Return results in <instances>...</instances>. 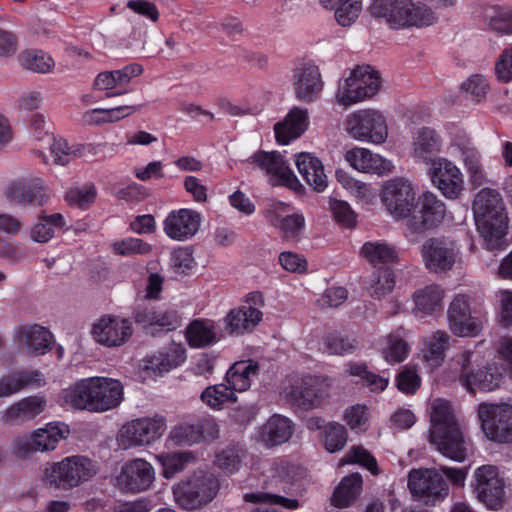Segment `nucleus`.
I'll list each match as a JSON object with an SVG mask.
<instances>
[{"instance_id": "nucleus-9", "label": "nucleus", "mask_w": 512, "mask_h": 512, "mask_svg": "<svg viewBox=\"0 0 512 512\" xmlns=\"http://www.w3.org/2000/svg\"><path fill=\"white\" fill-rule=\"evenodd\" d=\"M378 72L370 66H357L350 76L339 82L336 100L339 104L349 106L374 96L380 89Z\"/></svg>"}, {"instance_id": "nucleus-46", "label": "nucleus", "mask_w": 512, "mask_h": 512, "mask_svg": "<svg viewBox=\"0 0 512 512\" xmlns=\"http://www.w3.org/2000/svg\"><path fill=\"white\" fill-rule=\"evenodd\" d=\"M142 105H121L114 108H95L85 113L84 118L91 124L113 123L138 111Z\"/></svg>"}, {"instance_id": "nucleus-17", "label": "nucleus", "mask_w": 512, "mask_h": 512, "mask_svg": "<svg viewBox=\"0 0 512 512\" xmlns=\"http://www.w3.org/2000/svg\"><path fill=\"white\" fill-rule=\"evenodd\" d=\"M155 481L152 464L142 458H134L121 467L115 478L116 487L123 493L138 494L149 490Z\"/></svg>"}, {"instance_id": "nucleus-33", "label": "nucleus", "mask_w": 512, "mask_h": 512, "mask_svg": "<svg viewBox=\"0 0 512 512\" xmlns=\"http://www.w3.org/2000/svg\"><path fill=\"white\" fill-rule=\"evenodd\" d=\"M293 433V422L288 417L274 414L262 426L260 438L267 447H274L288 442Z\"/></svg>"}, {"instance_id": "nucleus-27", "label": "nucleus", "mask_w": 512, "mask_h": 512, "mask_svg": "<svg viewBox=\"0 0 512 512\" xmlns=\"http://www.w3.org/2000/svg\"><path fill=\"white\" fill-rule=\"evenodd\" d=\"M253 163L265 171L270 177L273 185H284L292 187L297 182V178L293 171L284 160L283 156L278 152H258L251 156Z\"/></svg>"}, {"instance_id": "nucleus-3", "label": "nucleus", "mask_w": 512, "mask_h": 512, "mask_svg": "<svg viewBox=\"0 0 512 512\" xmlns=\"http://www.w3.org/2000/svg\"><path fill=\"white\" fill-rule=\"evenodd\" d=\"M473 214L487 249H504L508 216L499 192L488 188L478 192L473 202Z\"/></svg>"}, {"instance_id": "nucleus-20", "label": "nucleus", "mask_w": 512, "mask_h": 512, "mask_svg": "<svg viewBox=\"0 0 512 512\" xmlns=\"http://www.w3.org/2000/svg\"><path fill=\"white\" fill-rule=\"evenodd\" d=\"M133 334L130 320L105 315L95 322L91 329L93 339L106 347H119L125 344Z\"/></svg>"}, {"instance_id": "nucleus-35", "label": "nucleus", "mask_w": 512, "mask_h": 512, "mask_svg": "<svg viewBox=\"0 0 512 512\" xmlns=\"http://www.w3.org/2000/svg\"><path fill=\"white\" fill-rule=\"evenodd\" d=\"M450 346V336L445 331H435L421 341L420 353L423 361L431 368L439 367Z\"/></svg>"}, {"instance_id": "nucleus-45", "label": "nucleus", "mask_w": 512, "mask_h": 512, "mask_svg": "<svg viewBox=\"0 0 512 512\" xmlns=\"http://www.w3.org/2000/svg\"><path fill=\"white\" fill-rule=\"evenodd\" d=\"M444 291L438 285H429L414 293L416 313L431 315L442 308Z\"/></svg>"}, {"instance_id": "nucleus-41", "label": "nucleus", "mask_w": 512, "mask_h": 512, "mask_svg": "<svg viewBox=\"0 0 512 512\" xmlns=\"http://www.w3.org/2000/svg\"><path fill=\"white\" fill-rule=\"evenodd\" d=\"M69 427L61 422H50L34 431V451L54 450L58 443L67 438Z\"/></svg>"}, {"instance_id": "nucleus-15", "label": "nucleus", "mask_w": 512, "mask_h": 512, "mask_svg": "<svg viewBox=\"0 0 512 512\" xmlns=\"http://www.w3.org/2000/svg\"><path fill=\"white\" fill-rule=\"evenodd\" d=\"M380 198L386 210L396 220H407L416 201L412 183L402 177L386 181Z\"/></svg>"}, {"instance_id": "nucleus-44", "label": "nucleus", "mask_w": 512, "mask_h": 512, "mask_svg": "<svg viewBox=\"0 0 512 512\" xmlns=\"http://www.w3.org/2000/svg\"><path fill=\"white\" fill-rule=\"evenodd\" d=\"M360 254L374 267L396 262L397 252L394 246L383 241H369L363 244Z\"/></svg>"}, {"instance_id": "nucleus-30", "label": "nucleus", "mask_w": 512, "mask_h": 512, "mask_svg": "<svg viewBox=\"0 0 512 512\" xmlns=\"http://www.w3.org/2000/svg\"><path fill=\"white\" fill-rule=\"evenodd\" d=\"M186 360L185 349L178 345H171L162 351L147 355L141 363L144 371L161 376L183 364Z\"/></svg>"}, {"instance_id": "nucleus-42", "label": "nucleus", "mask_w": 512, "mask_h": 512, "mask_svg": "<svg viewBox=\"0 0 512 512\" xmlns=\"http://www.w3.org/2000/svg\"><path fill=\"white\" fill-rule=\"evenodd\" d=\"M244 501L258 505L252 512H281L276 507L277 505L291 510L297 509L300 506L297 499H290L267 492L246 493Z\"/></svg>"}, {"instance_id": "nucleus-55", "label": "nucleus", "mask_w": 512, "mask_h": 512, "mask_svg": "<svg viewBox=\"0 0 512 512\" xmlns=\"http://www.w3.org/2000/svg\"><path fill=\"white\" fill-rule=\"evenodd\" d=\"M64 224V217L60 213L40 216L38 223L34 226V241L42 243L49 241L55 229L62 228Z\"/></svg>"}, {"instance_id": "nucleus-58", "label": "nucleus", "mask_w": 512, "mask_h": 512, "mask_svg": "<svg viewBox=\"0 0 512 512\" xmlns=\"http://www.w3.org/2000/svg\"><path fill=\"white\" fill-rule=\"evenodd\" d=\"M359 464L365 467L373 475L379 473L377 460L375 457L362 446H353L341 460L340 465Z\"/></svg>"}, {"instance_id": "nucleus-63", "label": "nucleus", "mask_w": 512, "mask_h": 512, "mask_svg": "<svg viewBox=\"0 0 512 512\" xmlns=\"http://www.w3.org/2000/svg\"><path fill=\"white\" fill-rule=\"evenodd\" d=\"M362 11L361 0H349L346 5L334 12L337 23L343 27L351 26Z\"/></svg>"}, {"instance_id": "nucleus-19", "label": "nucleus", "mask_w": 512, "mask_h": 512, "mask_svg": "<svg viewBox=\"0 0 512 512\" xmlns=\"http://www.w3.org/2000/svg\"><path fill=\"white\" fill-rule=\"evenodd\" d=\"M447 317L449 329L458 337H475L482 330L483 321L471 310L467 295L458 294L454 297L448 307Z\"/></svg>"}, {"instance_id": "nucleus-61", "label": "nucleus", "mask_w": 512, "mask_h": 512, "mask_svg": "<svg viewBox=\"0 0 512 512\" xmlns=\"http://www.w3.org/2000/svg\"><path fill=\"white\" fill-rule=\"evenodd\" d=\"M5 196L10 202L13 203H31L32 186L30 180H19L11 183L5 191Z\"/></svg>"}, {"instance_id": "nucleus-6", "label": "nucleus", "mask_w": 512, "mask_h": 512, "mask_svg": "<svg viewBox=\"0 0 512 512\" xmlns=\"http://www.w3.org/2000/svg\"><path fill=\"white\" fill-rule=\"evenodd\" d=\"M281 395L294 407L312 410L322 406L329 396V384L323 377L292 374L286 378Z\"/></svg>"}, {"instance_id": "nucleus-40", "label": "nucleus", "mask_w": 512, "mask_h": 512, "mask_svg": "<svg viewBox=\"0 0 512 512\" xmlns=\"http://www.w3.org/2000/svg\"><path fill=\"white\" fill-rule=\"evenodd\" d=\"M259 365L252 360L234 363L226 373V385L236 392L246 391L251 385L252 377L258 373Z\"/></svg>"}, {"instance_id": "nucleus-13", "label": "nucleus", "mask_w": 512, "mask_h": 512, "mask_svg": "<svg viewBox=\"0 0 512 512\" xmlns=\"http://www.w3.org/2000/svg\"><path fill=\"white\" fill-rule=\"evenodd\" d=\"M478 417L482 430L490 440L512 443V405L481 403Z\"/></svg>"}, {"instance_id": "nucleus-29", "label": "nucleus", "mask_w": 512, "mask_h": 512, "mask_svg": "<svg viewBox=\"0 0 512 512\" xmlns=\"http://www.w3.org/2000/svg\"><path fill=\"white\" fill-rule=\"evenodd\" d=\"M345 160L357 171L385 175L394 169L393 163L367 148L354 147L345 153Z\"/></svg>"}, {"instance_id": "nucleus-32", "label": "nucleus", "mask_w": 512, "mask_h": 512, "mask_svg": "<svg viewBox=\"0 0 512 512\" xmlns=\"http://www.w3.org/2000/svg\"><path fill=\"white\" fill-rule=\"evenodd\" d=\"M295 164L300 175L315 191L322 192L327 187V176L322 162L317 157L308 152H301L296 155Z\"/></svg>"}, {"instance_id": "nucleus-12", "label": "nucleus", "mask_w": 512, "mask_h": 512, "mask_svg": "<svg viewBox=\"0 0 512 512\" xmlns=\"http://www.w3.org/2000/svg\"><path fill=\"white\" fill-rule=\"evenodd\" d=\"M165 431V419L161 416L144 417L123 425L117 434L119 448L127 450L146 446L159 439Z\"/></svg>"}, {"instance_id": "nucleus-1", "label": "nucleus", "mask_w": 512, "mask_h": 512, "mask_svg": "<svg viewBox=\"0 0 512 512\" xmlns=\"http://www.w3.org/2000/svg\"><path fill=\"white\" fill-rule=\"evenodd\" d=\"M374 0L369 14L392 30L423 29L437 23L435 9L454 7L457 0Z\"/></svg>"}, {"instance_id": "nucleus-25", "label": "nucleus", "mask_w": 512, "mask_h": 512, "mask_svg": "<svg viewBox=\"0 0 512 512\" xmlns=\"http://www.w3.org/2000/svg\"><path fill=\"white\" fill-rule=\"evenodd\" d=\"M293 85L298 100L306 103L315 101L324 86L318 66L311 62L299 64L293 72Z\"/></svg>"}, {"instance_id": "nucleus-50", "label": "nucleus", "mask_w": 512, "mask_h": 512, "mask_svg": "<svg viewBox=\"0 0 512 512\" xmlns=\"http://www.w3.org/2000/svg\"><path fill=\"white\" fill-rule=\"evenodd\" d=\"M201 400L212 409L220 410L227 403L237 400L236 394L226 384H216L207 387L201 393Z\"/></svg>"}, {"instance_id": "nucleus-47", "label": "nucleus", "mask_w": 512, "mask_h": 512, "mask_svg": "<svg viewBox=\"0 0 512 512\" xmlns=\"http://www.w3.org/2000/svg\"><path fill=\"white\" fill-rule=\"evenodd\" d=\"M483 21L487 27L500 34H512V9L489 6L483 10Z\"/></svg>"}, {"instance_id": "nucleus-52", "label": "nucleus", "mask_w": 512, "mask_h": 512, "mask_svg": "<svg viewBox=\"0 0 512 512\" xmlns=\"http://www.w3.org/2000/svg\"><path fill=\"white\" fill-rule=\"evenodd\" d=\"M395 286V275L390 267H381L372 275L370 282V294L381 299L389 294Z\"/></svg>"}, {"instance_id": "nucleus-18", "label": "nucleus", "mask_w": 512, "mask_h": 512, "mask_svg": "<svg viewBox=\"0 0 512 512\" xmlns=\"http://www.w3.org/2000/svg\"><path fill=\"white\" fill-rule=\"evenodd\" d=\"M264 306L263 294L259 291L247 295L246 304L232 309L223 319L225 330L229 334L241 335L252 331L262 320L261 308Z\"/></svg>"}, {"instance_id": "nucleus-23", "label": "nucleus", "mask_w": 512, "mask_h": 512, "mask_svg": "<svg viewBox=\"0 0 512 512\" xmlns=\"http://www.w3.org/2000/svg\"><path fill=\"white\" fill-rule=\"evenodd\" d=\"M430 177L433 185L446 198H457L463 188V175L460 169L446 158H436L432 161Z\"/></svg>"}, {"instance_id": "nucleus-49", "label": "nucleus", "mask_w": 512, "mask_h": 512, "mask_svg": "<svg viewBox=\"0 0 512 512\" xmlns=\"http://www.w3.org/2000/svg\"><path fill=\"white\" fill-rule=\"evenodd\" d=\"M357 340L339 331L327 333L322 339V349L329 355L344 356L357 349Z\"/></svg>"}, {"instance_id": "nucleus-5", "label": "nucleus", "mask_w": 512, "mask_h": 512, "mask_svg": "<svg viewBox=\"0 0 512 512\" xmlns=\"http://www.w3.org/2000/svg\"><path fill=\"white\" fill-rule=\"evenodd\" d=\"M98 471L96 461L84 455H72L47 467L44 480L57 489L71 490L90 481Z\"/></svg>"}, {"instance_id": "nucleus-53", "label": "nucleus", "mask_w": 512, "mask_h": 512, "mask_svg": "<svg viewBox=\"0 0 512 512\" xmlns=\"http://www.w3.org/2000/svg\"><path fill=\"white\" fill-rule=\"evenodd\" d=\"M347 372L352 376L359 377L362 383L374 392L384 391L389 382L387 378L369 371L367 366L362 363H349Z\"/></svg>"}, {"instance_id": "nucleus-37", "label": "nucleus", "mask_w": 512, "mask_h": 512, "mask_svg": "<svg viewBox=\"0 0 512 512\" xmlns=\"http://www.w3.org/2000/svg\"><path fill=\"white\" fill-rule=\"evenodd\" d=\"M451 147L460 154L472 181H480L483 178L481 155L471 139L466 135H458L454 138Z\"/></svg>"}, {"instance_id": "nucleus-31", "label": "nucleus", "mask_w": 512, "mask_h": 512, "mask_svg": "<svg viewBox=\"0 0 512 512\" xmlns=\"http://www.w3.org/2000/svg\"><path fill=\"white\" fill-rule=\"evenodd\" d=\"M309 116L305 108L293 107L285 118L274 126L278 143L287 145L299 138L308 128Z\"/></svg>"}, {"instance_id": "nucleus-28", "label": "nucleus", "mask_w": 512, "mask_h": 512, "mask_svg": "<svg viewBox=\"0 0 512 512\" xmlns=\"http://www.w3.org/2000/svg\"><path fill=\"white\" fill-rule=\"evenodd\" d=\"M123 399V386L115 379L93 377V412L116 408Z\"/></svg>"}, {"instance_id": "nucleus-4", "label": "nucleus", "mask_w": 512, "mask_h": 512, "mask_svg": "<svg viewBox=\"0 0 512 512\" xmlns=\"http://www.w3.org/2000/svg\"><path fill=\"white\" fill-rule=\"evenodd\" d=\"M53 125L43 114H34V141L39 149L34 148V157H39L44 164L50 161L57 165H66L72 160L96 154L97 146L93 144H77L69 146L63 138H56L52 132Z\"/></svg>"}, {"instance_id": "nucleus-64", "label": "nucleus", "mask_w": 512, "mask_h": 512, "mask_svg": "<svg viewBox=\"0 0 512 512\" xmlns=\"http://www.w3.org/2000/svg\"><path fill=\"white\" fill-rule=\"evenodd\" d=\"M495 76L502 83L512 81V46L505 48L494 66Z\"/></svg>"}, {"instance_id": "nucleus-43", "label": "nucleus", "mask_w": 512, "mask_h": 512, "mask_svg": "<svg viewBox=\"0 0 512 512\" xmlns=\"http://www.w3.org/2000/svg\"><path fill=\"white\" fill-rule=\"evenodd\" d=\"M362 477L358 473L350 474L342 479L332 496V504L339 508L350 506L360 495Z\"/></svg>"}, {"instance_id": "nucleus-48", "label": "nucleus", "mask_w": 512, "mask_h": 512, "mask_svg": "<svg viewBox=\"0 0 512 512\" xmlns=\"http://www.w3.org/2000/svg\"><path fill=\"white\" fill-rule=\"evenodd\" d=\"M337 180L358 202L369 205L375 202L376 189L371 185L356 180L342 171H336Z\"/></svg>"}, {"instance_id": "nucleus-8", "label": "nucleus", "mask_w": 512, "mask_h": 512, "mask_svg": "<svg viewBox=\"0 0 512 512\" xmlns=\"http://www.w3.org/2000/svg\"><path fill=\"white\" fill-rule=\"evenodd\" d=\"M446 206L434 193L426 191L416 198L406 221V237L416 241L418 236L437 228L444 220Z\"/></svg>"}, {"instance_id": "nucleus-38", "label": "nucleus", "mask_w": 512, "mask_h": 512, "mask_svg": "<svg viewBox=\"0 0 512 512\" xmlns=\"http://www.w3.org/2000/svg\"><path fill=\"white\" fill-rule=\"evenodd\" d=\"M442 140L440 135L432 128H421L413 141V156L418 161H433V157L441 151Z\"/></svg>"}, {"instance_id": "nucleus-60", "label": "nucleus", "mask_w": 512, "mask_h": 512, "mask_svg": "<svg viewBox=\"0 0 512 512\" xmlns=\"http://www.w3.org/2000/svg\"><path fill=\"white\" fill-rule=\"evenodd\" d=\"M151 250V245L139 238H127L113 243V251L122 256L145 255Z\"/></svg>"}, {"instance_id": "nucleus-57", "label": "nucleus", "mask_w": 512, "mask_h": 512, "mask_svg": "<svg viewBox=\"0 0 512 512\" xmlns=\"http://www.w3.org/2000/svg\"><path fill=\"white\" fill-rule=\"evenodd\" d=\"M96 187L92 183L82 187L70 188L65 194V200L70 206L87 209L96 199Z\"/></svg>"}, {"instance_id": "nucleus-10", "label": "nucleus", "mask_w": 512, "mask_h": 512, "mask_svg": "<svg viewBox=\"0 0 512 512\" xmlns=\"http://www.w3.org/2000/svg\"><path fill=\"white\" fill-rule=\"evenodd\" d=\"M219 487V481L214 474L198 471L174 489V496L181 507L192 510L212 501Z\"/></svg>"}, {"instance_id": "nucleus-54", "label": "nucleus", "mask_w": 512, "mask_h": 512, "mask_svg": "<svg viewBox=\"0 0 512 512\" xmlns=\"http://www.w3.org/2000/svg\"><path fill=\"white\" fill-rule=\"evenodd\" d=\"M245 451L238 445H231L221 450L215 458V465L225 473L233 474L241 465Z\"/></svg>"}, {"instance_id": "nucleus-7", "label": "nucleus", "mask_w": 512, "mask_h": 512, "mask_svg": "<svg viewBox=\"0 0 512 512\" xmlns=\"http://www.w3.org/2000/svg\"><path fill=\"white\" fill-rule=\"evenodd\" d=\"M473 352L464 350L456 354L451 363L450 378L458 381L468 392L474 393L476 389L481 391H493L500 386L503 376L506 375L502 368L496 363L488 364L477 372H471L469 366L471 364Z\"/></svg>"}, {"instance_id": "nucleus-26", "label": "nucleus", "mask_w": 512, "mask_h": 512, "mask_svg": "<svg viewBox=\"0 0 512 512\" xmlns=\"http://www.w3.org/2000/svg\"><path fill=\"white\" fill-rule=\"evenodd\" d=\"M201 216L191 209L174 210L168 214L163 223L166 235L176 241H186L199 230Z\"/></svg>"}, {"instance_id": "nucleus-56", "label": "nucleus", "mask_w": 512, "mask_h": 512, "mask_svg": "<svg viewBox=\"0 0 512 512\" xmlns=\"http://www.w3.org/2000/svg\"><path fill=\"white\" fill-rule=\"evenodd\" d=\"M461 89L472 102L480 103L486 98L490 85L484 75L474 74L461 84Z\"/></svg>"}, {"instance_id": "nucleus-22", "label": "nucleus", "mask_w": 512, "mask_h": 512, "mask_svg": "<svg viewBox=\"0 0 512 512\" xmlns=\"http://www.w3.org/2000/svg\"><path fill=\"white\" fill-rule=\"evenodd\" d=\"M219 428L214 418L210 416L199 419L196 423H180L169 432V439L175 445H188L213 440L218 437Z\"/></svg>"}, {"instance_id": "nucleus-2", "label": "nucleus", "mask_w": 512, "mask_h": 512, "mask_svg": "<svg viewBox=\"0 0 512 512\" xmlns=\"http://www.w3.org/2000/svg\"><path fill=\"white\" fill-rule=\"evenodd\" d=\"M430 443L445 457L463 462L468 443L463 427L457 420L449 401L437 398L431 404Z\"/></svg>"}, {"instance_id": "nucleus-34", "label": "nucleus", "mask_w": 512, "mask_h": 512, "mask_svg": "<svg viewBox=\"0 0 512 512\" xmlns=\"http://www.w3.org/2000/svg\"><path fill=\"white\" fill-rule=\"evenodd\" d=\"M185 337L190 347L206 348L220 340V330L211 319H196L187 326Z\"/></svg>"}, {"instance_id": "nucleus-16", "label": "nucleus", "mask_w": 512, "mask_h": 512, "mask_svg": "<svg viewBox=\"0 0 512 512\" xmlns=\"http://www.w3.org/2000/svg\"><path fill=\"white\" fill-rule=\"evenodd\" d=\"M411 494L426 505L434 504L448 495V485L435 469H413L409 473Z\"/></svg>"}, {"instance_id": "nucleus-62", "label": "nucleus", "mask_w": 512, "mask_h": 512, "mask_svg": "<svg viewBox=\"0 0 512 512\" xmlns=\"http://www.w3.org/2000/svg\"><path fill=\"white\" fill-rule=\"evenodd\" d=\"M32 380L29 372H19L0 379V397L18 392Z\"/></svg>"}, {"instance_id": "nucleus-36", "label": "nucleus", "mask_w": 512, "mask_h": 512, "mask_svg": "<svg viewBox=\"0 0 512 512\" xmlns=\"http://www.w3.org/2000/svg\"><path fill=\"white\" fill-rule=\"evenodd\" d=\"M62 404L67 408L93 412V377L81 379L64 390Z\"/></svg>"}, {"instance_id": "nucleus-39", "label": "nucleus", "mask_w": 512, "mask_h": 512, "mask_svg": "<svg viewBox=\"0 0 512 512\" xmlns=\"http://www.w3.org/2000/svg\"><path fill=\"white\" fill-rule=\"evenodd\" d=\"M408 336L409 331L403 327L397 328L386 336L382 355L388 363H401L408 357L410 353Z\"/></svg>"}, {"instance_id": "nucleus-21", "label": "nucleus", "mask_w": 512, "mask_h": 512, "mask_svg": "<svg viewBox=\"0 0 512 512\" xmlns=\"http://www.w3.org/2000/svg\"><path fill=\"white\" fill-rule=\"evenodd\" d=\"M266 218L285 240L299 239L305 228L304 216L293 212L292 207L283 202L272 203L266 210Z\"/></svg>"}, {"instance_id": "nucleus-11", "label": "nucleus", "mask_w": 512, "mask_h": 512, "mask_svg": "<svg viewBox=\"0 0 512 512\" xmlns=\"http://www.w3.org/2000/svg\"><path fill=\"white\" fill-rule=\"evenodd\" d=\"M346 130L355 140L376 145L384 143L388 137L386 117L376 109H362L350 114Z\"/></svg>"}, {"instance_id": "nucleus-51", "label": "nucleus", "mask_w": 512, "mask_h": 512, "mask_svg": "<svg viewBox=\"0 0 512 512\" xmlns=\"http://www.w3.org/2000/svg\"><path fill=\"white\" fill-rule=\"evenodd\" d=\"M193 459L192 452L162 453L157 456V460L163 467V476L167 479L184 470Z\"/></svg>"}, {"instance_id": "nucleus-14", "label": "nucleus", "mask_w": 512, "mask_h": 512, "mask_svg": "<svg viewBox=\"0 0 512 512\" xmlns=\"http://www.w3.org/2000/svg\"><path fill=\"white\" fill-rule=\"evenodd\" d=\"M460 253L457 242L449 236H434L421 246L425 267L433 273L447 272L453 268Z\"/></svg>"}, {"instance_id": "nucleus-59", "label": "nucleus", "mask_w": 512, "mask_h": 512, "mask_svg": "<svg viewBox=\"0 0 512 512\" xmlns=\"http://www.w3.org/2000/svg\"><path fill=\"white\" fill-rule=\"evenodd\" d=\"M325 447L330 453L341 450L347 442V432L343 425L329 423L325 429Z\"/></svg>"}, {"instance_id": "nucleus-24", "label": "nucleus", "mask_w": 512, "mask_h": 512, "mask_svg": "<svg viewBox=\"0 0 512 512\" xmlns=\"http://www.w3.org/2000/svg\"><path fill=\"white\" fill-rule=\"evenodd\" d=\"M475 491L478 499L491 509L501 505L504 483L498 470L492 465H483L475 471Z\"/></svg>"}]
</instances>
